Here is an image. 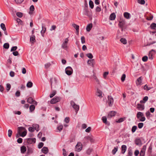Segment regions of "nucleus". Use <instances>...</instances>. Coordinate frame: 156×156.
I'll use <instances>...</instances> for the list:
<instances>
[{
    "label": "nucleus",
    "mask_w": 156,
    "mask_h": 156,
    "mask_svg": "<svg viewBox=\"0 0 156 156\" xmlns=\"http://www.w3.org/2000/svg\"><path fill=\"white\" fill-rule=\"evenodd\" d=\"M144 115V114L142 112H139L136 114V117L138 119H140V121L144 122L146 119Z\"/></svg>",
    "instance_id": "1"
},
{
    "label": "nucleus",
    "mask_w": 156,
    "mask_h": 156,
    "mask_svg": "<svg viewBox=\"0 0 156 156\" xmlns=\"http://www.w3.org/2000/svg\"><path fill=\"white\" fill-rule=\"evenodd\" d=\"M70 104L73 108L75 110L76 113H77L79 109V106L76 105L73 101H71Z\"/></svg>",
    "instance_id": "2"
},
{
    "label": "nucleus",
    "mask_w": 156,
    "mask_h": 156,
    "mask_svg": "<svg viewBox=\"0 0 156 156\" xmlns=\"http://www.w3.org/2000/svg\"><path fill=\"white\" fill-rule=\"evenodd\" d=\"M61 100V98L58 97H57L52 99L50 101V103L55 104L59 102Z\"/></svg>",
    "instance_id": "3"
},
{
    "label": "nucleus",
    "mask_w": 156,
    "mask_h": 156,
    "mask_svg": "<svg viewBox=\"0 0 156 156\" xmlns=\"http://www.w3.org/2000/svg\"><path fill=\"white\" fill-rule=\"evenodd\" d=\"M66 73L68 75H71L73 72V70L71 67L68 66L65 69Z\"/></svg>",
    "instance_id": "4"
},
{
    "label": "nucleus",
    "mask_w": 156,
    "mask_h": 156,
    "mask_svg": "<svg viewBox=\"0 0 156 156\" xmlns=\"http://www.w3.org/2000/svg\"><path fill=\"white\" fill-rule=\"evenodd\" d=\"M113 99L111 96H108V100L107 101V103H108V105L109 106H112L113 103Z\"/></svg>",
    "instance_id": "5"
},
{
    "label": "nucleus",
    "mask_w": 156,
    "mask_h": 156,
    "mask_svg": "<svg viewBox=\"0 0 156 156\" xmlns=\"http://www.w3.org/2000/svg\"><path fill=\"white\" fill-rule=\"evenodd\" d=\"M155 51L153 49L150 51L149 53L148 57L149 59L152 60L153 58L154 55L155 54Z\"/></svg>",
    "instance_id": "6"
},
{
    "label": "nucleus",
    "mask_w": 156,
    "mask_h": 156,
    "mask_svg": "<svg viewBox=\"0 0 156 156\" xmlns=\"http://www.w3.org/2000/svg\"><path fill=\"white\" fill-rule=\"evenodd\" d=\"M83 14L88 16H90L92 15V13L91 12L89 11L87 8V7L85 8L84 9Z\"/></svg>",
    "instance_id": "7"
},
{
    "label": "nucleus",
    "mask_w": 156,
    "mask_h": 156,
    "mask_svg": "<svg viewBox=\"0 0 156 156\" xmlns=\"http://www.w3.org/2000/svg\"><path fill=\"white\" fill-rule=\"evenodd\" d=\"M69 40L68 38H66L65 39V41L63 42L62 45V48L63 49H66L67 47V44L68 43Z\"/></svg>",
    "instance_id": "8"
},
{
    "label": "nucleus",
    "mask_w": 156,
    "mask_h": 156,
    "mask_svg": "<svg viewBox=\"0 0 156 156\" xmlns=\"http://www.w3.org/2000/svg\"><path fill=\"white\" fill-rule=\"evenodd\" d=\"M76 151L78 152L80 151L82 148V144L80 142L78 143L76 146Z\"/></svg>",
    "instance_id": "9"
},
{
    "label": "nucleus",
    "mask_w": 156,
    "mask_h": 156,
    "mask_svg": "<svg viewBox=\"0 0 156 156\" xmlns=\"http://www.w3.org/2000/svg\"><path fill=\"white\" fill-rule=\"evenodd\" d=\"M136 108L140 111L143 110L145 108L144 105L141 104H138L137 105Z\"/></svg>",
    "instance_id": "10"
},
{
    "label": "nucleus",
    "mask_w": 156,
    "mask_h": 156,
    "mask_svg": "<svg viewBox=\"0 0 156 156\" xmlns=\"http://www.w3.org/2000/svg\"><path fill=\"white\" fill-rule=\"evenodd\" d=\"M125 24V21L122 20V21H120L118 24L119 27L121 28L122 31L123 30V27Z\"/></svg>",
    "instance_id": "11"
},
{
    "label": "nucleus",
    "mask_w": 156,
    "mask_h": 156,
    "mask_svg": "<svg viewBox=\"0 0 156 156\" xmlns=\"http://www.w3.org/2000/svg\"><path fill=\"white\" fill-rule=\"evenodd\" d=\"M142 76L140 77L136 81V84L137 86L141 85L142 82Z\"/></svg>",
    "instance_id": "12"
},
{
    "label": "nucleus",
    "mask_w": 156,
    "mask_h": 156,
    "mask_svg": "<svg viewBox=\"0 0 156 156\" xmlns=\"http://www.w3.org/2000/svg\"><path fill=\"white\" fill-rule=\"evenodd\" d=\"M116 112L115 111H111L108 114V117L111 118L115 115Z\"/></svg>",
    "instance_id": "13"
},
{
    "label": "nucleus",
    "mask_w": 156,
    "mask_h": 156,
    "mask_svg": "<svg viewBox=\"0 0 156 156\" xmlns=\"http://www.w3.org/2000/svg\"><path fill=\"white\" fill-rule=\"evenodd\" d=\"M26 130L25 127L21 126L18 127L17 128V132L18 134H21V132L22 131H24Z\"/></svg>",
    "instance_id": "14"
},
{
    "label": "nucleus",
    "mask_w": 156,
    "mask_h": 156,
    "mask_svg": "<svg viewBox=\"0 0 156 156\" xmlns=\"http://www.w3.org/2000/svg\"><path fill=\"white\" fill-rule=\"evenodd\" d=\"M27 142L29 144L35 143L36 142L35 138H28L27 140Z\"/></svg>",
    "instance_id": "15"
},
{
    "label": "nucleus",
    "mask_w": 156,
    "mask_h": 156,
    "mask_svg": "<svg viewBox=\"0 0 156 156\" xmlns=\"http://www.w3.org/2000/svg\"><path fill=\"white\" fill-rule=\"evenodd\" d=\"M135 143L137 145L140 146L142 144L141 141L139 138H137L135 140Z\"/></svg>",
    "instance_id": "16"
},
{
    "label": "nucleus",
    "mask_w": 156,
    "mask_h": 156,
    "mask_svg": "<svg viewBox=\"0 0 156 156\" xmlns=\"http://www.w3.org/2000/svg\"><path fill=\"white\" fill-rule=\"evenodd\" d=\"M116 17V15L115 13H111L109 17V19L111 20H114Z\"/></svg>",
    "instance_id": "17"
},
{
    "label": "nucleus",
    "mask_w": 156,
    "mask_h": 156,
    "mask_svg": "<svg viewBox=\"0 0 156 156\" xmlns=\"http://www.w3.org/2000/svg\"><path fill=\"white\" fill-rule=\"evenodd\" d=\"M86 139L88 140H89L91 143H93L94 142V140L92 136H88L85 138Z\"/></svg>",
    "instance_id": "18"
},
{
    "label": "nucleus",
    "mask_w": 156,
    "mask_h": 156,
    "mask_svg": "<svg viewBox=\"0 0 156 156\" xmlns=\"http://www.w3.org/2000/svg\"><path fill=\"white\" fill-rule=\"evenodd\" d=\"M127 147L125 145H123L121 147V153L124 154L126 150Z\"/></svg>",
    "instance_id": "19"
},
{
    "label": "nucleus",
    "mask_w": 156,
    "mask_h": 156,
    "mask_svg": "<svg viewBox=\"0 0 156 156\" xmlns=\"http://www.w3.org/2000/svg\"><path fill=\"white\" fill-rule=\"evenodd\" d=\"M94 59H89L87 61L88 64L90 66H94Z\"/></svg>",
    "instance_id": "20"
},
{
    "label": "nucleus",
    "mask_w": 156,
    "mask_h": 156,
    "mask_svg": "<svg viewBox=\"0 0 156 156\" xmlns=\"http://www.w3.org/2000/svg\"><path fill=\"white\" fill-rule=\"evenodd\" d=\"M93 25L91 23H90L88 24L86 27V29L87 31V32H89L91 30L92 27Z\"/></svg>",
    "instance_id": "21"
},
{
    "label": "nucleus",
    "mask_w": 156,
    "mask_h": 156,
    "mask_svg": "<svg viewBox=\"0 0 156 156\" xmlns=\"http://www.w3.org/2000/svg\"><path fill=\"white\" fill-rule=\"evenodd\" d=\"M33 152V149L30 148L28 147L27 150V153L25 156H27L29 154H32Z\"/></svg>",
    "instance_id": "22"
},
{
    "label": "nucleus",
    "mask_w": 156,
    "mask_h": 156,
    "mask_svg": "<svg viewBox=\"0 0 156 156\" xmlns=\"http://www.w3.org/2000/svg\"><path fill=\"white\" fill-rule=\"evenodd\" d=\"M148 99L147 96H145L143 98V100L140 101V102L141 104L145 103L148 100Z\"/></svg>",
    "instance_id": "23"
},
{
    "label": "nucleus",
    "mask_w": 156,
    "mask_h": 156,
    "mask_svg": "<svg viewBox=\"0 0 156 156\" xmlns=\"http://www.w3.org/2000/svg\"><path fill=\"white\" fill-rule=\"evenodd\" d=\"M42 152L44 154H47L48 151V150L47 147H44L41 149Z\"/></svg>",
    "instance_id": "24"
},
{
    "label": "nucleus",
    "mask_w": 156,
    "mask_h": 156,
    "mask_svg": "<svg viewBox=\"0 0 156 156\" xmlns=\"http://www.w3.org/2000/svg\"><path fill=\"white\" fill-rule=\"evenodd\" d=\"M124 16L126 19H129L130 18V14L128 12H125L123 14Z\"/></svg>",
    "instance_id": "25"
},
{
    "label": "nucleus",
    "mask_w": 156,
    "mask_h": 156,
    "mask_svg": "<svg viewBox=\"0 0 156 156\" xmlns=\"http://www.w3.org/2000/svg\"><path fill=\"white\" fill-rule=\"evenodd\" d=\"M34 10V7L33 5H31L30 8V12H29V14H32Z\"/></svg>",
    "instance_id": "26"
},
{
    "label": "nucleus",
    "mask_w": 156,
    "mask_h": 156,
    "mask_svg": "<svg viewBox=\"0 0 156 156\" xmlns=\"http://www.w3.org/2000/svg\"><path fill=\"white\" fill-rule=\"evenodd\" d=\"M46 31V28L45 27L42 26V30L41 31V33L42 36L43 37L44 36V33Z\"/></svg>",
    "instance_id": "27"
},
{
    "label": "nucleus",
    "mask_w": 156,
    "mask_h": 156,
    "mask_svg": "<svg viewBox=\"0 0 156 156\" xmlns=\"http://www.w3.org/2000/svg\"><path fill=\"white\" fill-rule=\"evenodd\" d=\"M27 150L26 147L24 146H23L21 147V152L22 153H24Z\"/></svg>",
    "instance_id": "28"
},
{
    "label": "nucleus",
    "mask_w": 156,
    "mask_h": 156,
    "mask_svg": "<svg viewBox=\"0 0 156 156\" xmlns=\"http://www.w3.org/2000/svg\"><path fill=\"white\" fill-rule=\"evenodd\" d=\"M96 95L98 97H102V92L99 89H97V91L96 92Z\"/></svg>",
    "instance_id": "29"
},
{
    "label": "nucleus",
    "mask_w": 156,
    "mask_h": 156,
    "mask_svg": "<svg viewBox=\"0 0 156 156\" xmlns=\"http://www.w3.org/2000/svg\"><path fill=\"white\" fill-rule=\"evenodd\" d=\"M72 26L76 29V31L78 33L79 31V26L75 23L73 24Z\"/></svg>",
    "instance_id": "30"
},
{
    "label": "nucleus",
    "mask_w": 156,
    "mask_h": 156,
    "mask_svg": "<svg viewBox=\"0 0 156 156\" xmlns=\"http://www.w3.org/2000/svg\"><path fill=\"white\" fill-rule=\"evenodd\" d=\"M126 119V117L121 118L118 120L116 121V122L117 123H121L124 121Z\"/></svg>",
    "instance_id": "31"
},
{
    "label": "nucleus",
    "mask_w": 156,
    "mask_h": 156,
    "mask_svg": "<svg viewBox=\"0 0 156 156\" xmlns=\"http://www.w3.org/2000/svg\"><path fill=\"white\" fill-rule=\"evenodd\" d=\"M93 77L94 79L95 80L96 82L98 84H100V81L98 79V78L96 76L95 74H94L93 75Z\"/></svg>",
    "instance_id": "32"
},
{
    "label": "nucleus",
    "mask_w": 156,
    "mask_h": 156,
    "mask_svg": "<svg viewBox=\"0 0 156 156\" xmlns=\"http://www.w3.org/2000/svg\"><path fill=\"white\" fill-rule=\"evenodd\" d=\"M27 133V132L26 130H24L21 134H19L20 136L22 137H24L26 135Z\"/></svg>",
    "instance_id": "33"
},
{
    "label": "nucleus",
    "mask_w": 156,
    "mask_h": 156,
    "mask_svg": "<svg viewBox=\"0 0 156 156\" xmlns=\"http://www.w3.org/2000/svg\"><path fill=\"white\" fill-rule=\"evenodd\" d=\"M150 27L152 29H155L156 28V24L154 23H152Z\"/></svg>",
    "instance_id": "34"
},
{
    "label": "nucleus",
    "mask_w": 156,
    "mask_h": 156,
    "mask_svg": "<svg viewBox=\"0 0 156 156\" xmlns=\"http://www.w3.org/2000/svg\"><path fill=\"white\" fill-rule=\"evenodd\" d=\"M34 101V100L31 97L29 98L27 100V102L30 104H32L33 102Z\"/></svg>",
    "instance_id": "35"
},
{
    "label": "nucleus",
    "mask_w": 156,
    "mask_h": 156,
    "mask_svg": "<svg viewBox=\"0 0 156 156\" xmlns=\"http://www.w3.org/2000/svg\"><path fill=\"white\" fill-rule=\"evenodd\" d=\"M30 41L32 43L35 42V36L33 35L32 36H31L30 37Z\"/></svg>",
    "instance_id": "36"
},
{
    "label": "nucleus",
    "mask_w": 156,
    "mask_h": 156,
    "mask_svg": "<svg viewBox=\"0 0 156 156\" xmlns=\"http://www.w3.org/2000/svg\"><path fill=\"white\" fill-rule=\"evenodd\" d=\"M33 86V83L31 82H28L27 84V87L28 88H30Z\"/></svg>",
    "instance_id": "37"
},
{
    "label": "nucleus",
    "mask_w": 156,
    "mask_h": 156,
    "mask_svg": "<svg viewBox=\"0 0 156 156\" xmlns=\"http://www.w3.org/2000/svg\"><path fill=\"white\" fill-rule=\"evenodd\" d=\"M120 41L123 44H126L127 43V41L125 38H122L120 39Z\"/></svg>",
    "instance_id": "38"
},
{
    "label": "nucleus",
    "mask_w": 156,
    "mask_h": 156,
    "mask_svg": "<svg viewBox=\"0 0 156 156\" xmlns=\"http://www.w3.org/2000/svg\"><path fill=\"white\" fill-rule=\"evenodd\" d=\"M118 149V147H115L112 150V153L113 154H115L116 152L117 151Z\"/></svg>",
    "instance_id": "39"
},
{
    "label": "nucleus",
    "mask_w": 156,
    "mask_h": 156,
    "mask_svg": "<svg viewBox=\"0 0 156 156\" xmlns=\"http://www.w3.org/2000/svg\"><path fill=\"white\" fill-rule=\"evenodd\" d=\"M30 110L31 112H32L35 109V107L34 105H31L30 107Z\"/></svg>",
    "instance_id": "40"
},
{
    "label": "nucleus",
    "mask_w": 156,
    "mask_h": 156,
    "mask_svg": "<svg viewBox=\"0 0 156 156\" xmlns=\"http://www.w3.org/2000/svg\"><path fill=\"white\" fill-rule=\"evenodd\" d=\"M1 28L4 30H6V28L5 27V25L3 23H2L0 25Z\"/></svg>",
    "instance_id": "41"
},
{
    "label": "nucleus",
    "mask_w": 156,
    "mask_h": 156,
    "mask_svg": "<svg viewBox=\"0 0 156 156\" xmlns=\"http://www.w3.org/2000/svg\"><path fill=\"white\" fill-rule=\"evenodd\" d=\"M92 151V149L91 148H89L87 150L86 153L88 155H90Z\"/></svg>",
    "instance_id": "42"
},
{
    "label": "nucleus",
    "mask_w": 156,
    "mask_h": 156,
    "mask_svg": "<svg viewBox=\"0 0 156 156\" xmlns=\"http://www.w3.org/2000/svg\"><path fill=\"white\" fill-rule=\"evenodd\" d=\"M56 91L55 90H54L52 91V93L50 94V98H52L56 94Z\"/></svg>",
    "instance_id": "43"
},
{
    "label": "nucleus",
    "mask_w": 156,
    "mask_h": 156,
    "mask_svg": "<svg viewBox=\"0 0 156 156\" xmlns=\"http://www.w3.org/2000/svg\"><path fill=\"white\" fill-rule=\"evenodd\" d=\"M89 5L91 9H93L94 8V4L93 2L91 0H90L89 2Z\"/></svg>",
    "instance_id": "44"
},
{
    "label": "nucleus",
    "mask_w": 156,
    "mask_h": 156,
    "mask_svg": "<svg viewBox=\"0 0 156 156\" xmlns=\"http://www.w3.org/2000/svg\"><path fill=\"white\" fill-rule=\"evenodd\" d=\"M3 47L7 49L9 48V44L8 43H5L3 45Z\"/></svg>",
    "instance_id": "45"
},
{
    "label": "nucleus",
    "mask_w": 156,
    "mask_h": 156,
    "mask_svg": "<svg viewBox=\"0 0 156 156\" xmlns=\"http://www.w3.org/2000/svg\"><path fill=\"white\" fill-rule=\"evenodd\" d=\"M137 2L141 4L144 5L145 3L144 0H137Z\"/></svg>",
    "instance_id": "46"
},
{
    "label": "nucleus",
    "mask_w": 156,
    "mask_h": 156,
    "mask_svg": "<svg viewBox=\"0 0 156 156\" xmlns=\"http://www.w3.org/2000/svg\"><path fill=\"white\" fill-rule=\"evenodd\" d=\"M11 85L9 83H7L6 84V90L7 91L9 90L11 88Z\"/></svg>",
    "instance_id": "47"
},
{
    "label": "nucleus",
    "mask_w": 156,
    "mask_h": 156,
    "mask_svg": "<svg viewBox=\"0 0 156 156\" xmlns=\"http://www.w3.org/2000/svg\"><path fill=\"white\" fill-rule=\"evenodd\" d=\"M16 16L20 18H21L23 16V13L21 12H17L16 13Z\"/></svg>",
    "instance_id": "48"
},
{
    "label": "nucleus",
    "mask_w": 156,
    "mask_h": 156,
    "mask_svg": "<svg viewBox=\"0 0 156 156\" xmlns=\"http://www.w3.org/2000/svg\"><path fill=\"white\" fill-rule=\"evenodd\" d=\"M137 129V126H133L132 128V130H131L132 132L133 133H134L136 131V130Z\"/></svg>",
    "instance_id": "49"
},
{
    "label": "nucleus",
    "mask_w": 156,
    "mask_h": 156,
    "mask_svg": "<svg viewBox=\"0 0 156 156\" xmlns=\"http://www.w3.org/2000/svg\"><path fill=\"white\" fill-rule=\"evenodd\" d=\"M144 89L147 90H150L151 88L150 87H148L147 84H146L144 87Z\"/></svg>",
    "instance_id": "50"
},
{
    "label": "nucleus",
    "mask_w": 156,
    "mask_h": 156,
    "mask_svg": "<svg viewBox=\"0 0 156 156\" xmlns=\"http://www.w3.org/2000/svg\"><path fill=\"white\" fill-rule=\"evenodd\" d=\"M133 155L132 151L131 150H128V154L126 156H132Z\"/></svg>",
    "instance_id": "51"
},
{
    "label": "nucleus",
    "mask_w": 156,
    "mask_h": 156,
    "mask_svg": "<svg viewBox=\"0 0 156 156\" xmlns=\"http://www.w3.org/2000/svg\"><path fill=\"white\" fill-rule=\"evenodd\" d=\"M126 76L125 74H123L121 78V80L122 82H123L125 80L126 78Z\"/></svg>",
    "instance_id": "52"
},
{
    "label": "nucleus",
    "mask_w": 156,
    "mask_h": 156,
    "mask_svg": "<svg viewBox=\"0 0 156 156\" xmlns=\"http://www.w3.org/2000/svg\"><path fill=\"white\" fill-rule=\"evenodd\" d=\"M86 56L89 58L92 59L93 58V56L91 53H88L86 54Z\"/></svg>",
    "instance_id": "53"
},
{
    "label": "nucleus",
    "mask_w": 156,
    "mask_h": 156,
    "mask_svg": "<svg viewBox=\"0 0 156 156\" xmlns=\"http://www.w3.org/2000/svg\"><path fill=\"white\" fill-rule=\"evenodd\" d=\"M12 131L11 130L9 129L8 131V136L9 137H11L12 134Z\"/></svg>",
    "instance_id": "54"
},
{
    "label": "nucleus",
    "mask_w": 156,
    "mask_h": 156,
    "mask_svg": "<svg viewBox=\"0 0 156 156\" xmlns=\"http://www.w3.org/2000/svg\"><path fill=\"white\" fill-rule=\"evenodd\" d=\"M108 72H105L103 74V77L104 79H106L107 76L108 74Z\"/></svg>",
    "instance_id": "55"
},
{
    "label": "nucleus",
    "mask_w": 156,
    "mask_h": 156,
    "mask_svg": "<svg viewBox=\"0 0 156 156\" xmlns=\"http://www.w3.org/2000/svg\"><path fill=\"white\" fill-rule=\"evenodd\" d=\"M138 126L139 129H141L143 126L144 123L142 122L139 123L138 124Z\"/></svg>",
    "instance_id": "56"
},
{
    "label": "nucleus",
    "mask_w": 156,
    "mask_h": 156,
    "mask_svg": "<svg viewBox=\"0 0 156 156\" xmlns=\"http://www.w3.org/2000/svg\"><path fill=\"white\" fill-rule=\"evenodd\" d=\"M63 128V126L62 125H61L58 126L57 127V129L59 131V132H60L62 130Z\"/></svg>",
    "instance_id": "57"
},
{
    "label": "nucleus",
    "mask_w": 156,
    "mask_h": 156,
    "mask_svg": "<svg viewBox=\"0 0 156 156\" xmlns=\"http://www.w3.org/2000/svg\"><path fill=\"white\" fill-rule=\"evenodd\" d=\"M102 120L104 123H106L107 122V118L105 116H103L102 118Z\"/></svg>",
    "instance_id": "58"
},
{
    "label": "nucleus",
    "mask_w": 156,
    "mask_h": 156,
    "mask_svg": "<svg viewBox=\"0 0 156 156\" xmlns=\"http://www.w3.org/2000/svg\"><path fill=\"white\" fill-rule=\"evenodd\" d=\"M81 43L82 44H84L85 43V37L84 36H82L81 38Z\"/></svg>",
    "instance_id": "59"
},
{
    "label": "nucleus",
    "mask_w": 156,
    "mask_h": 156,
    "mask_svg": "<svg viewBox=\"0 0 156 156\" xmlns=\"http://www.w3.org/2000/svg\"><path fill=\"white\" fill-rule=\"evenodd\" d=\"M147 57L146 56H145L142 58V60L143 61L145 62L147 61Z\"/></svg>",
    "instance_id": "60"
},
{
    "label": "nucleus",
    "mask_w": 156,
    "mask_h": 156,
    "mask_svg": "<svg viewBox=\"0 0 156 156\" xmlns=\"http://www.w3.org/2000/svg\"><path fill=\"white\" fill-rule=\"evenodd\" d=\"M51 64L49 63H46L45 65V68L46 69H47L48 68L50 67V66H51Z\"/></svg>",
    "instance_id": "61"
},
{
    "label": "nucleus",
    "mask_w": 156,
    "mask_h": 156,
    "mask_svg": "<svg viewBox=\"0 0 156 156\" xmlns=\"http://www.w3.org/2000/svg\"><path fill=\"white\" fill-rule=\"evenodd\" d=\"M43 145L44 144L43 143H40L38 145V148L39 149L43 147Z\"/></svg>",
    "instance_id": "62"
},
{
    "label": "nucleus",
    "mask_w": 156,
    "mask_h": 156,
    "mask_svg": "<svg viewBox=\"0 0 156 156\" xmlns=\"http://www.w3.org/2000/svg\"><path fill=\"white\" fill-rule=\"evenodd\" d=\"M145 153V151L144 150H141L140 151V156H144Z\"/></svg>",
    "instance_id": "63"
},
{
    "label": "nucleus",
    "mask_w": 156,
    "mask_h": 156,
    "mask_svg": "<svg viewBox=\"0 0 156 156\" xmlns=\"http://www.w3.org/2000/svg\"><path fill=\"white\" fill-rule=\"evenodd\" d=\"M63 151V155L64 156H67V153L66 151V150L64 149H62Z\"/></svg>",
    "instance_id": "64"
}]
</instances>
